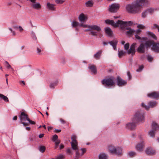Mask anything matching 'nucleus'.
I'll return each instance as SVG.
<instances>
[{"label":"nucleus","instance_id":"1","mask_svg":"<svg viewBox=\"0 0 159 159\" xmlns=\"http://www.w3.org/2000/svg\"><path fill=\"white\" fill-rule=\"evenodd\" d=\"M148 0H135L132 3L127 4L126 9L129 13H139L143 7L148 5Z\"/></svg>","mask_w":159,"mask_h":159},{"label":"nucleus","instance_id":"2","mask_svg":"<svg viewBox=\"0 0 159 159\" xmlns=\"http://www.w3.org/2000/svg\"><path fill=\"white\" fill-rule=\"evenodd\" d=\"M145 112L141 110H139L135 113L133 119L134 122L138 123L144 120Z\"/></svg>","mask_w":159,"mask_h":159},{"label":"nucleus","instance_id":"3","mask_svg":"<svg viewBox=\"0 0 159 159\" xmlns=\"http://www.w3.org/2000/svg\"><path fill=\"white\" fill-rule=\"evenodd\" d=\"M152 129L148 132V134L150 137H153L155 135V132L159 130V125L156 122H153L152 125Z\"/></svg>","mask_w":159,"mask_h":159},{"label":"nucleus","instance_id":"4","mask_svg":"<svg viewBox=\"0 0 159 159\" xmlns=\"http://www.w3.org/2000/svg\"><path fill=\"white\" fill-rule=\"evenodd\" d=\"M101 82L103 85L107 87L113 86L115 84L113 79L111 78L104 79L102 80Z\"/></svg>","mask_w":159,"mask_h":159},{"label":"nucleus","instance_id":"5","mask_svg":"<svg viewBox=\"0 0 159 159\" xmlns=\"http://www.w3.org/2000/svg\"><path fill=\"white\" fill-rule=\"evenodd\" d=\"M119 8V4L114 3L109 6V11L111 12L114 13L116 12Z\"/></svg>","mask_w":159,"mask_h":159},{"label":"nucleus","instance_id":"6","mask_svg":"<svg viewBox=\"0 0 159 159\" xmlns=\"http://www.w3.org/2000/svg\"><path fill=\"white\" fill-rule=\"evenodd\" d=\"M105 21L107 24H110L115 28L119 26V20H118L116 23H115L113 20H110L109 19H107L105 20Z\"/></svg>","mask_w":159,"mask_h":159},{"label":"nucleus","instance_id":"7","mask_svg":"<svg viewBox=\"0 0 159 159\" xmlns=\"http://www.w3.org/2000/svg\"><path fill=\"white\" fill-rule=\"evenodd\" d=\"M156 101H150L148 102V106L145 105L143 103H142L141 105L142 107L148 110L149 108L154 107L156 105Z\"/></svg>","mask_w":159,"mask_h":159},{"label":"nucleus","instance_id":"8","mask_svg":"<svg viewBox=\"0 0 159 159\" xmlns=\"http://www.w3.org/2000/svg\"><path fill=\"white\" fill-rule=\"evenodd\" d=\"M133 22L131 21H123L120 20V28H125L127 26L132 25Z\"/></svg>","mask_w":159,"mask_h":159},{"label":"nucleus","instance_id":"9","mask_svg":"<svg viewBox=\"0 0 159 159\" xmlns=\"http://www.w3.org/2000/svg\"><path fill=\"white\" fill-rule=\"evenodd\" d=\"M117 43L118 42L116 40H114L108 43L104 42L103 43V44L104 45H107L108 43H109L112 46L113 48L115 50H116V45Z\"/></svg>","mask_w":159,"mask_h":159},{"label":"nucleus","instance_id":"10","mask_svg":"<svg viewBox=\"0 0 159 159\" xmlns=\"http://www.w3.org/2000/svg\"><path fill=\"white\" fill-rule=\"evenodd\" d=\"M108 148L110 152L112 154H114L116 155H119V152H117L116 148L112 145H109L108 146Z\"/></svg>","mask_w":159,"mask_h":159},{"label":"nucleus","instance_id":"11","mask_svg":"<svg viewBox=\"0 0 159 159\" xmlns=\"http://www.w3.org/2000/svg\"><path fill=\"white\" fill-rule=\"evenodd\" d=\"M29 1L34 3L31 4V6L34 9L39 10L41 8V4L38 2L36 3V0H29Z\"/></svg>","mask_w":159,"mask_h":159},{"label":"nucleus","instance_id":"12","mask_svg":"<svg viewBox=\"0 0 159 159\" xmlns=\"http://www.w3.org/2000/svg\"><path fill=\"white\" fill-rule=\"evenodd\" d=\"M83 27L90 28L91 29H93L94 30H96L98 31H100L101 30L100 27L99 26L96 25H87L84 24Z\"/></svg>","mask_w":159,"mask_h":159},{"label":"nucleus","instance_id":"13","mask_svg":"<svg viewBox=\"0 0 159 159\" xmlns=\"http://www.w3.org/2000/svg\"><path fill=\"white\" fill-rule=\"evenodd\" d=\"M136 44V43H133L130 46V49L127 50V53L128 54H132L134 55L135 53V47Z\"/></svg>","mask_w":159,"mask_h":159},{"label":"nucleus","instance_id":"14","mask_svg":"<svg viewBox=\"0 0 159 159\" xmlns=\"http://www.w3.org/2000/svg\"><path fill=\"white\" fill-rule=\"evenodd\" d=\"M19 118L20 122L27 120V119L29 118L28 116L23 112H21Z\"/></svg>","mask_w":159,"mask_h":159},{"label":"nucleus","instance_id":"15","mask_svg":"<svg viewBox=\"0 0 159 159\" xmlns=\"http://www.w3.org/2000/svg\"><path fill=\"white\" fill-rule=\"evenodd\" d=\"M81 150L82 151V153L80 154L79 152V149L76 151V156L74 158V159H78L80 157L82 156L86 152V149L85 148H81Z\"/></svg>","mask_w":159,"mask_h":159},{"label":"nucleus","instance_id":"16","mask_svg":"<svg viewBox=\"0 0 159 159\" xmlns=\"http://www.w3.org/2000/svg\"><path fill=\"white\" fill-rule=\"evenodd\" d=\"M145 46L143 43H141L138 48L137 51L138 52L141 53H144L145 51Z\"/></svg>","mask_w":159,"mask_h":159},{"label":"nucleus","instance_id":"17","mask_svg":"<svg viewBox=\"0 0 159 159\" xmlns=\"http://www.w3.org/2000/svg\"><path fill=\"white\" fill-rule=\"evenodd\" d=\"M148 96L151 98L156 99L159 97V93L156 92H153L148 94Z\"/></svg>","mask_w":159,"mask_h":159},{"label":"nucleus","instance_id":"18","mask_svg":"<svg viewBox=\"0 0 159 159\" xmlns=\"http://www.w3.org/2000/svg\"><path fill=\"white\" fill-rule=\"evenodd\" d=\"M135 123H137L134 122L133 120V122L127 124L126 125L125 127L130 129H133L135 127Z\"/></svg>","mask_w":159,"mask_h":159},{"label":"nucleus","instance_id":"19","mask_svg":"<svg viewBox=\"0 0 159 159\" xmlns=\"http://www.w3.org/2000/svg\"><path fill=\"white\" fill-rule=\"evenodd\" d=\"M144 143L142 141L141 143L138 144L135 146L136 150L139 151L141 152L143 150Z\"/></svg>","mask_w":159,"mask_h":159},{"label":"nucleus","instance_id":"20","mask_svg":"<svg viewBox=\"0 0 159 159\" xmlns=\"http://www.w3.org/2000/svg\"><path fill=\"white\" fill-rule=\"evenodd\" d=\"M78 19L81 22H84L87 19V16L83 13H81L78 17Z\"/></svg>","mask_w":159,"mask_h":159},{"label":"nucleus","instance_id":"21","mask_svg":"<svg viewBox=\"0 0 159 159\" xmlns=\"http://www.w3.org/2000/svg\"><path fill=\"white\" fill-rule=\"evenodd\" d=\"M135 39L139 40L140 42L144 43L145 41L148 40V39L147 37H141L137 34H135Z\"/></svg>","mask_w":159,"mask_h":159},{"label":"nucleus","instance_id":"22","mask_svg":"<svg viewBox=\"0 0 159 159\" xmlns=\"http://www.w3.org/2000/svg\"><path fill=\"white\" fill-rule=\"evenodd\" d=\"M152 49L156 52H159V43L154 42Z\"/></svg>","mask_w":159,"mask_h":159},{"label":"nucleus","instance_id":"23","mask_svg":"<svg viewBox=\"0 0 159 159\" xmlns=\"http://www.w3.org/2000/svg\"><path fill=\"white\" fill-rule=\"evenodd\" d=\"M106 33L109 36L111 37L112 35V31L111 29L109 27H106L104 28Z\"/></svg>","mask_w":159,"mask_h":159},{"label":"nucleus","instance_id":"24","mask_svg":"<svg viewBox=\"0 0 159 159\" xmlns=\"http://www.w3.org/2000/svg\"><path fill=\"white\" fill-rule=\"evenodd\" d=\"M88 68L91 70V72L93 74H96L97 73L96 67L94 65L89 66Z\"/></svg>","mask_w":159,"mask_h":159},{"label":"nucleus","instance_id":"25","mask_svg":"<svg viewBox=\"0 0 159 159\" xmlns=\"http://www.w3.org/2000/svg\"><path fill=\"white\" fill-rule=\"evenodd\" d=\"M126 29L129 30L126 31L125 33L127 35H132L133 34L135 33V30L133 29H130L129 28H126Z\"/></svg>","mask_w":159,"mask_h":159},{"label":"nucleus","instance_id":"26","mask_svg":"<svg viewBox=\"0 0 159 159\" xmlns=\"http://www.w3.org/2000/svg\"><path fill=\"white\" fill-rule=\"evenodd\" d=\"M144 42H145L144 45H145V47H146L147 48L150 47H152V46L154 43V42L152 41L149 40L147 41V40L145 41Z\"/></svg>","mask_w":159,"mask_h":159},{"label":"nucleus","instance_id":"27","mask_svg":"<svg viewBox=\"0 0 159 159\" xmlns=\"http://www.w3.org/2000/svg\"><path fill=\"white\" fill-rule=\"evenodd\" d=\"M146 152L148 155H153L155 153V151L151 148H148L146 150Z\"/></svg>","mask_w":159,"mask_h":159},{"label":"nucleus","instance_id":"28","mask_svg":"<svg viewBox=\"0 0 159 159\" xmlns=\"http://www.w3.org/2000/svg\"><path fill=\"white\" fill-rule=\"evenodd\" d=\"M55 5L48 2L47 4V6L48 8L50 10H54L55 9Z\"/></svg>","mask_w":159,"mask_h":159},{"label":"nucleus","instance_id":"29","mask_svg":"<svg viewBox=\"0 0 159 159\" xmlns=\"http://www.w3.org/2000/svg\"><path fill=\"white\" fill-rule=\"evenodd\" d=\"M102 51L101 50H99L96 54H94V57L96 59H98L100 58L101 55L102 54Z\"/></svg>","mask_w":159,"mask_h":159},{"label":"nucleus","instance_id":"30","mask_svg":"<svg viewBox=\"0 0 159 159\" xmlns=\"http://www.w3.org/2000/svg\"><path fill=\"white\" fill-rule=\"evenodd\" d=\"M71 146L72 148L74 150H76V151L78 150L77 148L78 142L76 143L71 142Z\"/></svg>","mask_w":159,"mask_h":159},{"label":"nucleus","instance_id":"31","mask_svg":"<svg viewBox=\"0 0 159 159\" xmlns=\"http://www.w3.org/2000/svg\"><path fill=\"white\" fill-rule=\"evenodd\" d=\"M99 159H107V156L105 153H101L98 156Z\"/></svg>","mask_w":159,"mask_h":159},{"label":"nucleus","instance_id":"32","mask_svg":"<svg viewBox=\"0 0 159 159\" xmlns=\"http://www.w3.org/2000/svg\"><path fill=\"white\" fill-rule=\"evenodd\" d=\"M0 98L3 99L6 102H8L9 99L8 98L2 94L0 93Z\"/></svg>","mask_w":159,"mask_h":159},{"label":"nucleus","instance_id":"33","mask_svg":"<svg viewBox=\"0 0 159 159\" xmlns=\"http://www.w3.org/2000/svg\"><path fill=\"white\" fill-rule=\"evenodd\" d=\"M128 155L130 157H133L136 155V153L134 151H130L129 152Z\"/></svg>","mask_w":159,"mask_h":159},{"label":"nucleus","instance_id":"34","mask_svg":"<svg viewBox=\"0 0 159 159\" xmlns=\"http://www.w3.org/2000/svg\"><path fill=\"white\" fill-rule=\"evenodd\" d=\"M87 7H92L93 5V3L92 1H89L85 3Z\"/></svg>","mask_w":159,"mask_h":159},{"label":"nucleus","instance_id":"35","mask_svg":"<svg viewBox=\"0 0 159 159\" xmlns=\"http://www.w3.org/2000/svg\"><path fill=\"white\" fill-rule=\"evenodd\" d=\"M127 84V82L120 78V86H125Z\"/></svg>","mask_w":159,"mask_h":159},{"label":"nucleus","instance_id":"36","mask_svg":"<svg viewBox=\"0 0 159 159\" xmlns=\"http://www.w3.org/2000/svg\"><path fill=\"white\" fill-rule=\"evenodd\" d=\"M77 137L76 136L73 134L72 135L71 137V139L72 140V141L71 142L73 143H76L77 142V140H76Z\"/></svg>","mask_w":159,"mask_h":159},{"label":"nucleus","instance_id":"37","mask_svg":"<svg viewBox=\"0 0 159 159\" xmlns=\"http://www.w3.org/2000/svg\"><path fill=\"white\" fill-rule=\"evenodd\" d=\"M39 151L43 153L46 150L45 147L43 146H40L39 148Z\"/></svg>","mask_w":159,"mask_h":159},{"label":"nucleus","instance_id":"38","mask_svg":"<svg viewBox=\"0 0 159 159\" xmlns=\"http://www.w3.org/2000/svg\"><path fill=\"white\" fill-rule=\"evenodd\" d=\"M79 25V23L78 22L75 21H73L71 23L72 26L74 28L78 26Z\"/></svg>","mask_w":159,"mask_h":159},{"label":"nucleus","instance_id":"39","mask_svg":"<svg viewBox=\"0 0 159 159\" xmlns=\"http://www.w3.org/2000/svg\"><path fill=\"white\" fill-rule=\"evenodd\" d=\"M146 10L148 13L151 14H152L154 11V8H148Z\"/></svg>","mask_w":159,"mask_h":159},{"label":"nucleus","instance_id":"40","mask_svg":"<svg viewBox=\"0 0 159 159\" xmlns=\"http://www.w3.org/2000/svg\"><path fill=\"white\" fill-rule=\"evenodd\" d=\"M148 34L149 35V36H150L153 39H157V37L153 33L150 32H148Z\"/></svg>","mask_w":159,"mask_h":159},{"label":"nucleus","instance_id":"41","mask_svg":"<svg viewBox=\"0 0 159 159\" xmlns=\"http://www.w3.org/2000/svg\"><path fill=\"white\" fill-rule=\"evenodd\" d=\"M147 11L146 10H144L142 13L141 16L143 18H145L147 16Z\"/></svg>","mask_w":159,"mask_h":159},{"label":"nucleus","instance_id":"42","mask_svg":"<svg viewBox=\"0 0 159 159\" xmlns=\"http://www.w3.org/2000/svg\"><path fill=\"white\" fill-rule=\"evenodd\" d=\"M147 58L149 62H151L153 59V57L150 55H148L147 56Z\"/></svg>","mask_w":159,"mask_h":159},{"label":"nucleus","instance_id":"43","mask_svg":"<svg viewBox=\"0 0 159 159\" xmlns=\"http://www.w3.org/2000/svg\"><path fill=\"white\" fill-rule=\"evenodd\" d=\"M89 35H91L93 36H97V33L96 32L91 31L89 33Z\"/></svg>","mask_w":159,"mask_h":159},{"label":"nucleus","instance_id":"44","mask_svg":"<svg viewBox=\"0 0 159 159\" xmlns=\"http://www.w3.org/2000/svg\"><path fill=\"white\" fill-rule=\"evenodd\" d=\"M144 68V66L143 65H141L139 67L138 69H136V71L138 72H141Z\"/></svg>","mask_w":159,"mask_h":159},{"label":"nucleus","instance_id":"45","mask_svg":"<svg viewBox=\"0 0 159 159\" xmlns=\"http://www.w3.org/2000/svg\"><path fill=\"white\" fill-rule=\"evenodd\" d=\"M57 139H58L57 135L56 134H55L53 136L52 139L53 141L55 142L56 140H58Z\"/></svg>","mask_w":159,"mask_h":159},{"label":"nucleus","instance_id":"46","mask_svg":"<svg viewBox=\"0 0 159 159\" xmlns=\"http://www.w3.org/2000/svg\"><path fill=\"white\" fill-rule=\"evenodd\" d=\"M127 74L128 77V79L129 80H130L132 77V76L130 72L129 71H128L127 72Z\"/></svg>","mask_w":159,"mask_h":159},{"label":"nucleus","instance_id":"47","mask_svg":"<svg viewBox=\"0 0 159 159\" xmlns=\"http://www.w3.org/2000/svg\"><path fill=\"white\" fill-rule=\"evenodd\" d=\"M137 27L139 29H143L145 27V26L142 24H139L138 25Z\"/></svg>","mask_w":159,"mask_h":159},{"label":"nucleus","instance_id":"48","mask_svg":"<svg viewBox=\"0 0 159 159\" xmlns=\"http://www.w3.org/2000/svg\"><path fill=\"white\" fill-rule=\"evenodd\" d=\"M5 63L7 64V67L8 69L11 68L12 70H13L12 68L11 67L10 65L9 64L8 62L7 61H5Z\"/></svg>","mask_w":159,"mask_h":159},{"label":"nucleus","instance_id":"49","mask_svg":"<svg viewBox=\"0 0 159 159\" xmlns=\"http://www.w3.org/2000/svg\"><path fill=\"white\" fill-rule=\"evenodd\" d=\"M129 43H126L124 45V48L125 49L128 50L129 47Z\"/></svg>","mask_w":159,"mask_h":159},{"label":"nucleus","instance_id":"50","mask_svg":"<svg viewBox=\"0 0 159 159\" xmlns=\"http://www.w3.org/2000/svg\"><path fill=\"white\" fill-rule=\"evenodd\" d=\"M55 2L57 4H62L64 1L62 0H56Z\"/></svg>","mask_w":159,"mask_h":159},{"label":"nucleus","instance_id":"51","mask_svg":"<svg viewBox=\"0 0 159 159\" xmlns=\"http://www.w3.org/2000/svg\"><path fill=\"white\" fill-rule=\"evenodd\" d=\"M27 120L29 122L30 124L34 125L35 124V122L32 120H31L29 118L27 119Z\"/></svg>","mask_w":159,"mask_h":159},{"label":"nucleus","instance_id":"52","mask_svg":"<svg viewBox=\"0 0 159 159\" xmlns=\"http://www.w3.org/2000/svg\"><path fill=\"white\" fill-rule=\"evenodd\" d=\"M56 83H51L50 84V86L51 88H53L56 85Z\"/></svg>","mask_w":159,"mask_h":159},{"label":"nucleus","instance_id":"53","mask_svg":"<svg viewBox=\"0 0 159 159\" xmlns=\"http://www.w3.org/2000/svg\"><path fill=\"white\" fill-rule=\"evenodd\" d=\"M126 53V52L124 51L123 50L120 51V57L121 56L125 55Z\"/></svg>","mask_w":159,"mask_h":159},{"label":"nucleus","instance_id":"54","mask_svg":"<svg viewBox=\"0 0 159 159\" xmlns=\"http://www.w3.org/2000/svg\"><path fill=\"white\" fill-rule=\"evenodd\" d=\"M20 122L21 123L23 124V125L24 126H25L27 125H29V124L28 123L24 122V121Z\"/></svg>","mask_w":159,"mask_h":159},{"label":"nucleus","instance_id":"55","mask_svg":"<svg viewBox=\"0 0 159 159\" xmlns=\"http://www.w3.org/2000/svg\"><path fill=\"white\" fill-rule=\"evenodd\" d=\"M141 31V30L139 29L137 30H135V33H136V34H139Z\"/></svg>","mask_w":159,"mask_h":159},{"label":"nucleus","instance_id":"56","mask_svg":"<svg viewBox=\"0 0 159 159\" xmlns=\"http://www.w3.org/2000/svg\"><path fill=\"white\" fill-rule=\"evenodd\" d=\"M37 51L38 54H40V53L41 51V49H40L38 48H37Z\"/></svg>","mask_w":159,"mask_h":159},{"label":"nucleus","instance_id":"57","mask_svg":"<svg viewBox=\"0 0 159 159\" xmlns=\"http://www.w3.org/2000/svg\"><path fill=\"white\" fill-rule=\"evenodd\" d=\"M63 156L62 155H60L58 156L56 159L52 158V159H62Z\"/></svg>","mask_w":159,"mask_h":159},{"label":"nucleus","instance_id":"58","mask_svg":"<svg viewBox=\"0 0 159 159\" xmlns=\"http://www.w3.org/2000/svg\"><path fill=\"white\" fill-rule=\"evenodd\" d=\"M55 142V144H57V145H59V144L60 143L61 141L60 140L58 139Z\"/></svg>","mask_w":159,"mask_h":159},{"label":"nucleus","instance_id":"59","mask_svg":"<svg viewBox=\"0 0 159 159\" xmlns=\"http://www.w3.org/2000/svg\"><path fill=\"white\" fill-rule=\"evenodd\" d=\"M61 130L60 129H55L54 130V131L55 132L57 133L60 132H61Z\"/></svg>","mask_w":159,"mask_h":159},{"label":"nucleus","instance_id":"60","mask_svg":"<svg viewBox=\"0 0 159 159\" xmlns=\"http://www.w3.org/2000/svg\"><path fill=\"white\" fill-rule=\"evenodd\" d=\"M66 153L70 154L71 153V150L70 148H68L66 150Z\"/></svg>","mask_w":159,"mask_h":159},{"label":"nucleus","instance_id":"61","mask_svg":"<svg viewBox=\"0 0 159 159\" xmlns=\"http://www.w3.org/2000/svg\"><path fill=\"white\" fill-rule=\"evenodd\" d=\"M18 29L20 32H22L23 30V29L20 26H18Z\"/></svg>","mask_w":159,"mask_h":159},{"label":"nucleus","instance_id":"62","mask_svg":"<svg viewBox=\"0 0 159 159\" xmlns=\"http://www.w3.org/2000/svg\"><path fill=\"white\" fill-rule=\"evenodd\" d=\"M64 148V146L63 144H61L60 145L59 149H62L63 148Z\"/></svg>","mask_w":159,"mask_h":159},{"label":"nucleus","instance_id":"63","mask_svg":"<svg viewBox=\"0 0 159 159\" xmlns=\"http://www.w3.org/2000/svg\"><path fill=\"white\" fill-rule=\"evenodd\" d=\"M117 84L119 86V76L117 77Z\"/></svg>","mask_w":159,"mask_h":159},{"label":"nucleus","instance_id":"64","mask_svg":"<svg viewBox=\"0 0 159 159\" xmlns=\"http://www.w3.org/2000/svg\"><path fill=\"white\" fill-rule=\"evenodd\" d=\"M60 121L63 124H65L66 123L65 121L62 119H60Z\"/></svg>","mask_w":159,"mask_h":159}]
</instances>
